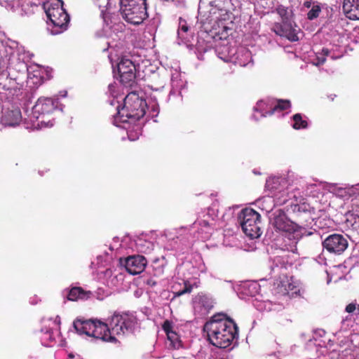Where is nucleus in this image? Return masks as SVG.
Listing matches in <instances>:
<instances>
[{"instance_id": "f257e3e1", "label": "nucleus", "mask_w": 359, "mask_h": 359, "mask_svg": "<svg viewBox=\"0 0 359 359\" xmlns=\"http://www.w3.org/2000/svg\"><path fill=\"white\" fill-rule=\"evenodd\" d=\"M136 324L137 319L133 314L114 312L108 318L107 323L97 319L77 318L73 323V327L79 334H86L104 342L117 344L118 340L115 335L123 336L132 333Z\"/></svg>"}, {"instance_id": "f03ea898", "label": "nucleus", "mask_w": 359, "mask_h": 359, "mask_svg": "<svg viewBox=\"0 0 359 359\" xmlns=\"http://www.w3.org/2000/svg\"><path fill=\"white\" fill-rule=\"evenodd\" d=\"M203 331L207 333L209 342L219 348L230 346L238 335L237 325L224 313L212 316L204 325Z\"/></svg>"}, {"instance_id": "7ed1b4c3", "label": "nucleus", "mask_w": 359, "mask_h": 359, "mask_svg": "<svg viewBox=\"0 0 359 359\" xmlns=\"http://www.w3.org/2000/svg\"><path fill=\"white\" fill-rule=\"evenodd\" d=\"M146 100L140 97L136 91H132L126 96L123 106L118 109L117 115L114 121L118 122H137L142 118L146 113Z\"/></svg>"}, {"instance_id": "20e7f679", "label": "nucleus", "mask_w": 359, "mask_h": 359, "mask_svg": "<svg viewBox=\"0 0 359 359\" xmlns=\"http://www.w3.org/2000/svg\"><path fill=\"white\" fill-rule=\"evenodd\" d=\"M63 4L62 0H47L43 4V8L47 18L55 29L52 30L54 34H60L67 30L69 23L70 18L63 8Z\"/></svg>"}, {"instance_id": "39448f33", "label": "nucleus", "mask_w": 359, "mask_h": 359, "mask_svg": "<svg viewBox=\"0 0 359 359\" xmlns=\"http://www.w3.org/2000/svg\"><path fill=\"white\" fill-rule=\"evenodd\" d=\"M227 0H200L198 15L208 23L226 20L229 18Z\"/></svg>"}, {"instance_id": "423d86ee", "label": "nucleus", "mask_w": 359, "mask_h": 359, "mask_svg": "<svg viewBox=\"0 0 359 359\" xmlns=\"http://www.w3.org/2000/svg\"><path fill=\"white\" fill-rule=\"evenodd\" d=\"M137 1H120V12L123 18L128 23L135 25H140L149 16L147 0L142 1L141 4Z\"/></svg>"}, {"instance_id": "0eeeda50", "label": "nucleus", "mask_w": 359, "mask_h": 359, "mask_svg": "<svg viewBox=\"0 0 359 359\" xmlns=\"http://www.w3.org/2000/svg\"><path fill=\"white\" fill-rule=\"evenodd\" d=\"M260 218V215L252 208H245L241 211L238 219L242 229L247 236L257 238L262 235L259 226Z\"/></svg>"}, {"instance_id": "6e6552de", "label": "nucleus", "mask_w": 359, "mask_h": 359, "mask_svg": "<svg viewBox=\"0 0 359 359\" xmlns=\"http://www.w3.org/2000/svg\"><path fill=\"white\" fill-rule=\"evenodd\" d=\"M120 82L126 87L133 88L136 84L137 67L133 61L122 57L118 63Z\"/></svg>"}, {"instance_id": "1a4fd4ad", "label": "nucleus", "mask_w": 359, "mask_h": 359, "mask_svg": "<svg viewBox=\"0 0 359 359\" xmlns=\"http://www.w3.org/2000/svg\"><path fill=\"white\" fill-rule=\"evenodd\" d=\"M323 247L328 252L336 255H341L348 248L347 239L341 234L333 233L323 241Z\"/></svg>"}, {"instance_id": "9d476101", "label": "nucleus", "mask_w": 359, "mask_h": 359, "mask_svg": "<svg viewBox=\"0 0 359 359\" xmlns=\"http://www.w3.org/2000/svg\"><path fill=\"white\" fill-rule=\"evenodd\" d=\"M286 209L288 212L293 213L299 223L308 222L311 219V207L307 203H298L297 199L291 200L287 204Z\"/></svg>"}, {"instance_id": "9b49d317", "label": "nucleus", "mask_w": 359, "mask_h": 359, "mask_svg": "<svg viewBox=\"0 0 359 359\" xmlns=\"http://www.w3.org/2000/svg\"><path fill=\"white\" fill-rule=\"evenodd\" d=\"M120 263L124 266L126 271L132 275H137L142 273L147 264V261L142 255H131L126 258H120Z\"/></svg>"}, {"instance_id": "f8f14e48", "label": "nucleus", "mask_w": 359, "mask_h": 359, "mask_svg": "<svg viewBox=\"0 0 359 359\" xmlns=\"http://www.w3.org/2000/svg\"><path fill=\"white\" fill-rule=\"evenodd\" d=\"M58 100L50 97H39L33 107V113L36 115V118L42 117L53 112L57 107Z\"/></svg>"}, {"instance_id": "ddd939ff", "label": "nucleus", "mask_w": 359, "mask_h": 359, "mask_svg": "<svg viewBox=\"0 0 359 359\" xmlns=\"http://www.w3.org/2000/svg\"><path fill=\"white\" fill-rule=\"evenodd\" d=\"M271 223L279 231L292 232L294 230V222L289 219L284 210L281 209L273 212Z\"/></svg>"}, {"instance_id": "4468645a", "label": "nucleus", "mask_w": 359, "mask_h": 359, "mask_svg": "<svg viewBox=\"0 0 359 359\" xmlns=\"http://www.w3.org/2000/svg\"><path fill=\"white\" fill-rule=\"evenodd\" d=\"M273 29L276 34L284 36L291 41L299 40L297 29L292 26L291 20L275 24Z\"/></svg>"}, {"instance_id": "2eb2a0df", "label": "nucleus", "mask_w": 359, "mask_h": 359, "mask_svg": "<svg viewBox=\"0 0 359 359\" xmlns=\"http://www.w3.org/2000/svg\"><path fill=\"white\" fill-rule=\"evenodd\" d=\"M342 10L348 19L359 20V0H343Z\"/></svg>"}, {"instance_id": "dca6fc26", "label": "nucleus", "mask_w": 359, "mask_h": 359, "mask_svg": "<svg viewBox=\"0 0 359 359\" xmlns=\"http://www.w3.org/2000/svg\"><path fill=\"white\" fill-rule=\"evenodd\" d=\"M65 291L67 292V299L72 302L87 300L93 297L91 291L85 290L81 287H72Z\"/></svg>"}, {"instance_id": "f3484780", "label": "nucleus", "mask_w": 359, "mask_h": 359, "mask_svg": "<svg viewBox=\"0 0 359 359\" xmlns=\"http://www.w3.org/2000/svg\"><path fill=\"white\" fill-rule=\"evenodd\" d=\"M275 285H277L278 292L282 295H288L290 292L295 288L294 285L286 276H280L279 280H276Z\"/></svg>"}, {"instance_id": "a211bd4d", "label": "nucleus", "mask_w": 359, "mask_h": 359, "mask_svg": "<svg viewBox=\"0 0 359 359\" xmlns=\"http://www.w3.org/2000/svg\"><path fill=\"white\" fill-rule=\"evenodd\" d=\"M22 115L19 109L8 111L3 116V121L6 125L15 126L21 121Z\"/></svg>"}, {"instance_id": "6ab92c4d", "label": "nucleus", "mask_w": 359, "mask_h": 359, "mask_svg": "<svg viewBox=\"0 0 359 359\" xmlns=\"http://www.w3.org/2000/svg\"><path fill=\"white\" fill-rule=\"evenodd\" d=\"M125 123V122H123ZM126 123H128V126H124V128L127 130V135L128 137V139L131 141H135L137 140L140 137V135L142 133V127L140 123H137V122H126Z\"/></svg>"}, {"instance_id": "aec40b11", "label": "nucleus", "mask_w": 359, "mask_h": 359, "mask_svg": "<svg viewBox=\"0 0 359 359\" xmlns=\"http://www.w3.org/2000/svg\"><path fill=\"white\" fill-rule=\"evenodd\" d=\"M291 107L290 101L288 100H278L276 104H275L270 111H267L266 114L271 116L276 111H284L286 110Z\"/></svg>"}, {"instance_id": "412c9836", "label": "nucleus", "mask_w": 359, "mask_h": 359, "mask_svg": "<svg viewBox=\"0 0 359 359\" xmlns=\"http://www.w3.org/2000/svg\"><path fill=\"white\" fill-rule=\"evenodd\" d=\"M294 123L292 128L295 130L306 129L308 127V122L303 119L301 114H295L292 116Z\"/></svg>"}, {"instance_id": "4be33fe9", "label": "nucleus", "mask_w": 359, "mask_h": 359, "mask_svg": "<svg viewBox=\"0 0 359 359\" xmlns=\"http://www.w3.org/2000/svg\"><path fill=\"white\" fill-rule=\"evenodd\" d=\"M167 338L170 342V346L174 349H178L182 347V341L179 335L175 332H171L167 334Z\"/></svg>"}, {"instance_id": "5701e85b", "label": "nucleus", "mask_w": 359, "mask_h": 359, "mask_svg": "<svg viewBox=\"0 0 359 359\" xmlns=\"http://www.w3.org/2000/svg\"><path fill=\"white\" fill-rule=\"evenodd\" d=\"M276 12L282 18V21L290 20L291 11L288 10L287 7H285L283 5H279L276 8Z\"/></svg>"}, {"instance_id": "b1692460", "label": "nucleus", "mask_w": 359, "mask_h": 359, "mask_svg": "<svg viewBox=\"0 0 359 359\" xmlns=\"http://www.w3.org/2000/svg\"><path fill=\"white\" fill-rule=\"evenodd\" d=\"M291 200L292 199L288 198V193L285 191L283 193H279L275 196L276 203L278 205H286L287 203L289 204Z\"/></svg>"}, {"instance_id": "393cba45", "label": "nucleus", "mask_w": 359, "mask_h": 359, "mask_svg": "<svg viewBox=\"0 0 359 359\" xmlns=\"http://www.w3.org/2000/svg\"><path fill=\"white\" fill-rule=\"evenodd\" d=\"M321 12V7L319 4L313 5L311 10L307 13V18L309 20L316 19Z\"/></svg>"}, {"instance_id": "a878e982", "label": "nucleus", "mask_w": 359, "mask_h": 359, "mask_svg": "<svg viewBox=\"0 0 359 359\" xmlns=\"http://www.w3.org/2000/svg\"><path fill=\"white\" fill-rule=\"evenodd\" d=\"M200 302L207 311L210 310L213 307L212 300L206 296L200 297Z\"/></svg>"}, {"instance_id": "bb28decb", "label": "nucleus", "mask_w": 359, "mask_h": 359, "mask_svg": "<svg viewBox=\"0 0 359 359\" xmlns=\"http://www.w3.org/2000/svg\"><path fill=\"white\" fill-rule=\"evenodd\" d=\"M323 56L322 57H317V62L316 65H320L325 63L326 58V56H328L330 54V50L327 48H323L322 50Z\"/></svg>"}, {"instance_id": "cd10ccee", "label": "nucleus", "mask_w": 359, "mask_h": 359, "mask_svg": "<svg viewBox=\"0 0 359 359\" xmlns=\"http://www.w3.org/2000/svg\"><path fill=\"white\" fill-rule=\"evenodd\" d=\"M162 328L165 332L166 335L175 332L173 330L172 324L170 321L166 320L164 321L163 324L162 325Z\"/></svg>"}, {"instance_id": "c85d7f7f", "label": "nucleus", "mask_w": 359, "mask_h": 359, "mask_svg": "<svg viewBox=\"0 0 359 359\" xmlns=\"http://www.w3.org/2000/svg\"><path fill=\"white\" fill-rule=\"evenodd\" d=\"M192 285L188 282H184V288L177 292V296H182L186 293H190L192 291Z\"/></svg>"}, {"instance_id": "c756f323", "label": "nucleus", "mask_w": 359, "mask_h": 359, "mask_svg": "<svg viewBox=\"0 0 359 359\" xmlns=\"http://www.w3.org/2000/svg\"><path fill=\"white\" fill-rule=\"evenodd\" d=\"M101 15L102 16L104 22L107 25H109L111 23V14L109 13L102 10Z\"/></svg>"}, {"instance_id": "7c9ffc66", "label": "nucleus", "mask_w": 359, "mask_h": 359, "mask_svg": "<svg viewBox=\"0 0 359 359\" xmlns=\"http://www.w3.org/2000/svg\"><path fill=\"white\" fill-rule=\"evenodd\" d=\"M189 26L187 25V22L184 21L183 22H180V26L178 29V34H181L182 32L187 33L189 30Z\"/></svg>"}, {"instance_id": "2f4dec72", "label": "nucleus", "mask_w": 359, "mask_h": 359, "mask_svg": "<svg viewBox=\"0 0 359 359\" xmlns=\"http://www.w3.org/2000/svg\"><path fill=\"white\" fill-rule=\"evenodd\" d=\"M357 306H358V305H356V304H354V303L348 304L346 306L345 311H346L347 313H348L355 312V310H356V309H357Z\"/></svg>"}, {"instance_id": "473e14b6", "label": "nucleus", "mask_w": 359, "mask_h": 359, "mask_svg": "<svg viewBox=\"0 0 359 359\" xmlns=\"http://www.w3.org/2000/svg\"><path fill=\"white\" fill-rule=\"evenodd\" d=\"M95 4L97 5L100 8L104 7L105 4L108 3V0H92Z\"/></svg>"}, {"instance_id": "72a5a7b5", "label": "nucleus", "mask_w": 359, "mask_h": 359, "mask_svg": "<svg viewBox=\"0 0 359 359\" xmlns=\"http://www.w3.org/2000/svg\"><path fill=\"white\" fill-rule=\"evenodd\" d=\"M199 225L201 227L210 228L212 226V224L210 223L208 221H207L205 219H202L199 222Z\"/></svg>"}, {"instance_id": "f704fd0d", "label": "nucleus", "mask_w": 359, "mask_h": 359, "mask_svg": "<svg viewBox=\"0 0 359 359\" xmlns=\"http://www.w3.org/2000/svg\"><path fill=\"white\" fill-rule=\"evenodd\" d=\"M145 283L150 286V287H154L156 285V280H154L153 278H149L147 279L146 281H145Z\"/></svg>"}, {"instance_id": "c9c22d12", "label": "nucleus", "mask_w": 359, "mask_h": 359, "mask_svg": "<svg viewBox=\"0 0 359 359\" xmlns=\"http://www.w3.org/2000/svg\"><path fill=\"white\" fill-rule=\"evenodd\" d=\"M304 6L305 8H311V7L313 6H312V1H311V0H308V1H304Z\"/></svg>"}, {"instance_id": "e433bc0d", "label": "nucleus", "mask_w": 359, "mask_h": 359, "mask_svg": "<svg viewBox=\"0 0 359 359\" xmlns=\"http://www.w3.org/2000/svg\"><path fill=\"white\" fill-rule=\"evenodd\" d=\"M115 86L113 84L109 85V90L110 91V93L112 95V96L116 97V95L114 94V89L115 88Z\"/></svg>"}, {"instance_id": "4c0bfd02", "label": "nucleus", "mask_w": 359, "mask_h": 359, "mask_svg": "<svg viewBox=\"0 0 359 359\" xmlns=\"http://www.w3.org/2000/svg\"><path fill=\"white\" fill-rule=\"evenodd\" d=\"M46 333L50 335L49 339H52V337H51L52 330H47Z\"/></svg>"}, {"instance_id": "58836bf2", "label": "nucleus", "mask_w": 359, "mask_h": 359, "mask_svg": "<svg viewBox=\"0 0 359 359\" xmlns=\"http://www.w3.org/2000/svg\"><path fill=\"white\" fill-rule=\"evenodd\" d=\"M355 313L356 315H359V305H358L357 309H356Z\"/></svg>"}, {"instance_id": "ea45409f", "label": "nucleus", "mask_w": 359, "mask_h": 359, "mask_svg": "<svg viewBox=\"0 0 359 359\" xmlns=\"http://www.w3.org/2000/svg\"><path fill=\"white\" fill-rule=\"evenodd\" d=\"M39 122H40L41 123H44V120H43V119H42V120L39 121Z\"/></svg>"}]
</instances>
